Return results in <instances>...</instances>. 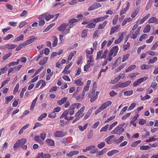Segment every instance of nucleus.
<instances>
[{
  "instance_id": "nucleus-1",
  "label": "nucleus",
  "mask_w": 158,
  "mask_h": 158,
  "mask_svg": "<svg viewBox=\"0 0 158 158\" xmlns=\"http://www.w3.org/2000/svg\"><path fill=\"white\" fill-rule=\"evenodd\" d=\"M118 50V46L113 47L110 49L106 60L110 61H111L113 57H114L116 55Z\"/></svg>"
},
{
  "instance_id": "nucleus-2",
  "label": "nucleus",
  "mask_w": 158,
  "mask_h": 158,
  "mask_svg": "<svg viewBox=\"0 0 158 158\" xmlns=\"http://www.w3.org/2000/svg\"><path fill=\"white\" fill-rule=\"evenodd\" d=\"M79 20L78 19L74 18L70 19L69 21V27L66 29L65 31L64 32V34L65 35H67L69 33L70 31V29L74 26L73 24L78 22Z\"/></svg>"
},
{
  "instance_id": "nucleus-3",
  "label": "nucleus",
  "mask_w": 158,
  "mask_h": 158,
  "mask_svg": "<svg viewBox=\"0 0 158 158\" xmlns=\"http://www.w3.org/2000/svg\"><path fill=\"white\" fill-rule=\"evenodd\" d=\"M112 104V102L110 101H108L103 103L100 107L95 112V114L97 115L102 110L106 109Z\"/></svg>"
},
{
  "instance_id": "nucleus-4",
  "label": "nucleus",
  "mask_w": 158,
  "mask_h": 158,
  "mask_svg": "<svg viewBox=\"0 0 158 158\" xmlns=\"http://www.w3.org/2000/svg\"><path fill=\"white\" fill-rule=\"evenodd\" d=\"M112 104V102L110 101H108L103 103L100 107L95 112V114L97 115L102 110L106 109Z\"/></svg>"
},
{
  "instance_id": "nucleus-5",
  "label": "nucleus",
  "mask_w": 158,
  "mask_h": 158,
  "mask_svg": "<svg viewBox=\"0 0 158 158\" xmlns=\"http://www.w3.org/2000/svg\"><path fill=\"white\" fill-rule=\"evenodd\" d=\"M112 104V102L110 101H108L103 103L100 107L95 112V114L97 115L102 110L106 109Z\"/></svg>"
},
{
  "instance_id": "nucleus-6",
  "label": "nucleus",
  "mask_w": 158,
  "mask_h": 158,
  "mask_svg": "<svg viewBox=\"0 0 158 158\" xmlns=\"http://www.w3.org/2000/svg\"><path fill=\"white\" fill-rule=\"evenodd\" d=\"M112 104V102L110 101H108L103 103L100 107L95 112V114L97 115L102 110L106 109Z\"/></svg>"
},
{
  "instance_id": "nucleus-7",
  "label": "nucleus",
  "mask_w": 158,
  "mask_h": 158,
  "mask_svg": "<svg viewBox=\"0 0 158 158\" xmlns=\"http://www.w3.org/2000/svg\"><path fill=\"white\" fill-rule=\"evenodd\" d=\"M125 130L123 127H120L118 125L114 128L113 131H111V134H117L118 135H120Z\"/></svg>"
},
{
  "instance_id": "nucleus-8",
  "label": "nucleus",
  "mask_w": 158,
  "mask_h": 158,
  "mask_svg": "<svg viewBox=\"0 0 158 158\" xmlns=\"http://www.w3.org/2000/svg\"><path fill=\"white\" fill-rule=\"evenodd\" d=\"M22 66V65H19L17 66H15L13 68L11 67L8 70V75L10 73H14L19 70Z\"/></svg>"
},
{
  "instance_id": "nucleus-9",
  "label": "nucleus",
  "mask_w": 158,
  "mask_h": 158,
  "mask_svg": "<svg viewBox=\"0 0 158 158\" xmlns=\"http://www.w3.org/2000/svg\"><path fill=\"white\" fill-rule=\"evenodd\" d=\"M108 17V16L107 15H105L103 17H100L97 18L93 19L91 20V21L92 22H94L96 23L100 21H103L106 19Z\"/></svg>"
},
{
  "instance_id": "nucleus-10",
  "label": "nucleus",
  "mask_w": 158,
  "mask_h": 158,
  "mask_svg": "<svg viewBox=\"0 0 158 158\" xmlns=\"http://www.w3.org/2000/svg\"><path fill=\"white\" fill-rule=\"evenodd\" d=\"M69 24L67 23H63L58 28V30L60 32H62L63 34L65 35L64 34V32L65 31L66 28L68 27Z\"/></svg>"
},
{
  "instance_id": "nucleus-11",
  "label": "nucleus",
  "mask_w": 158,
  "mask_h": 158,
  "mask_svg": "<svg viewBox=\"0 0 158 158\" xmlns=\"http://www.w3.org/2000/svg\"><path fill=\"white\" fill-rule=\"evenodd\" d=\"M148 77H145L141 78L138 80L134 82L133 84L134 86L136 87L141 84L142 82L145 81L148 79Z\"/></svg>"
},
{
  "instance_id": "nucleus-12",
  "label": "nucleus",
  "mask_w": 158,
  "mask_h": 158,
  "mask_svg": "<svg viewBox=\"0 0 158 158\" xmlns=\"http://www.w3.org/2000/svg\"><path fill=\"white\" fill-rule=\"evenodd\" d=\"M85 108V106H82L80 110H78L77 112L75 114V117H82L83 116V114H82V113L84 111Z\"/></svg>"
},
{
  "instance_id": "nucleus-13",
  "label": "nucleus",
  "mask_w": 158,
  "mask_h": 158,
  "mask_svg": "<svg viewBox=\"0 0 158 158\" xmlns=\"http://www.w3.org/2000/svg\"><path fill=\"white\" fill-rule=\"evenodd\" d=\"M126 32H122L118 38L115 40L114 43L115 44H118L120 43L122 40L124 36L126 35Z\"/></svg>"
},
{
  "instance_id": "nucleus-14",
  "label": "nucleus",
  "mask_w": 158,
  "mask_h": 158,
  "mask_svg": "<svg viewBox=\"0 0 158 158\" xmlns=\"http://www.w3.org/2000/svg\"><path fill=\"white\" fill-rule=\"evenodd\" d=\"M130 3L127 2L125 6V8L122 9L120 12V15L121 16L124 14L127 11L128 9L130 6Z\"/></svg>"
},
{
  "instance_id": "nucleus-15",
  "label": "nucleus",
  "mask_w": 158,
  "mask_h": 158,
  "mask_svg": "<svg viewBox=\"0 0 158 158\" xmlns=\"http://www.w3.org/2000/svg\"><path fill=\"white\" fill-rule=\"evenodd\" d=\"M101 6L100 4L98 3H95L93 4L88 9V10L89 11L95 9L100 7Z\"/></svg>"
},
{
  "instance_id": "nucleus-16",
  "label": "nucleus",
  "mask_w": 158,
  "mask_h": 158,
  "mask_svg": "<svg viewBox=\"0 0 158 158\" xmlns=\"http://www.w3.org/2000/svg\"><path fill=\"white\" fill-rule=\"evenodd\" d=\"M36 39V38L34 37L33 36H32L30 37L28 40L24 42L25 44V45H26L31 44L32 42L35 41Z\"/></svg>"
},
{
  "instance_id": "nucleus-17",
  "label": "nucleus",
  "mask_w": 158,
  "mask_h": 158,
  "mask_svg": "<svg viewBox=\"0 0 158 158\" xmlns=\"http://www.w3.org/2000/svg\"><path fill=\"white\" fill-rule=\"evenodd\" d=\"M150 14H148L143 18L140 20H139L137 22V23L140 24H142L146 19L150 17Z\"/></svg>"
},
{
  "instance_id": "nucleus-18",
  "label": "nucleus",
  "mask_w": 158,
  "mask_h": 158,
  "mask_svg": "<svg viewBox=\"0 0 158 158\" xmlns=\"http://www.w3.org/2000/svg\"><path fill=\"white\" fill-rule=\"evenodd\" d=\"M87 57L88 59H89V60H88L87 62V64L91 66L93 65L94 59L93 58V55H88Z\"/></svg>"
},
{
  "instance_id": "nucleus-19",
  "label": "nucleus",
  "mask_w": 158,
  "mask_h": 158,
  "mask_svg": "<svg viewBox=\"0 0 158 158\" xmlns=\"http://www.w3.org/2000/svg\"><path fill=\"white\" fill-rule=\"evenodd\" d=\"M139 115L137 114L132 118V120L130 122V124H132L134 127H135L136 126V123L135 122L137 120L138 118L139 117Z\"/></svg>"
},
{
  "instance_id": "nucleus-20",
  "label": "nucleus",
  "mask_w": 158,
  "mask_h": 158,
  "mask_svg": "<svg viewBox=\"0 0 158 158\" xmlns=\"http://www.w3.org/2000/svg\"><path fill=\"white\" fill-rule=\"evenodd\" d=\"M54 136L57 137H61L65 135V133L62 131H56L54 133Z\"/></svg>"
},
{
  "instance_id": "nucleus-21",
  "label": "nucleus",
  "mask_w": 158,
  "mask_h": 158,
  "mask_svg": "<svg viewBox=\"0 0 158 158\" xmlns=\"http://www.w3.org/2000/svg\"><path fill=\"white\" fill-rule=\"evenodd\" d=\"M131 81H125L124 83L119 84V87L120 88H125L128 86L131 83Z\"/></svg>"
},
{
  "instance_id": "nucleus-22",
  "label": "nucleus",
  "mask_w": 158,
  "mask_h": 158,
  "mask_svg": "<svg viewBox=\"0 0 158 158\" xmlns=\"http://www.w3.org/2000/svg\"><path fill=\"white\" fill-rule=\"evenodd\" d=\"M120 26V25H118L116 26L112 27L110 29V34L111 35L115 32H117Z\"/></svg>"
},
{
  "instance_id": "nucleus-23",
  "label": "nucleus",
  "mask_w": 158,
  "mask_h": 158,
  "mask_svg": "<svg viewBox=\"0 0 158 158\" xmlns=\"http://www.w3.org/2000/svg\"><path fill=\"white\" fill-rule=\"evenodd\" d=\"M83 79L82 78H78L74 81V83L77 86H81L83 84V82L82 81Z\"/></svg>"
},
{
  "instance_id": "nucleus-24",
  "label": "nucleus",
  "mask_w": 158,
  "mask_h": 158,
  "mask_svg": "<svg viewBox=\"0 0 158 158\" xmlns=\"http://www.w3.org/2000/svg\"><path fill=\"white\" fill-rule=\"evenodd\" d=\"M67 98V97H64L61 100L57 101V104L59 106H61L66 102Z\"/></svg>"
},
{
  "instance_id": "nucleus-25",
  "label": "nucleus",
  "mask_w": 158,
  "mask_h": 158,
  "mask_svg": "<svg viewBox=\"0 0 158 158\" xmlns=\"http://www.w3.org/2000/svg\"><path fill=\"white\" fill-rule=\"evenodd\" d=\"M81 104L80 103H74L72 104L70 106V109L74 110L75 108L78 109L81 106Z\"/></svg>"
},
{
  "instance_id": "nucleus-26",
  "label": "nucleus",
  "mask_w": 158,
  "mask_h": 158,
  "mask_svg": "<svg viewBox=\"0 0 158 158\" xmlns=\"http://www.w3.org/2000/svg\"><path fill=\"white\" fill-rule=\"evenodd\" d=\"M93 110V108L91 107L88 111V112L85 115L84 118V119H87L91 115V113Z\"/></svg>"
},
{
  "instance_id": "nucleus-27",
  "label": "nucleus",
  "mask_w": 158,
  "mask_h": 158,
  "mask_svg": "<svg viewBox=\"0 0 158 158\" xmlns=\"http://www.w3.org/2000/svg\"><path fill=\"white\" fill-rule=\"evenodd\" d=\"M108 21H105L102 23H101L98 25V29L100 30L103 29L105 27Z\"/></svg>"
},
{
  "instance_id": "nucleus-28",
  "label": "nucleus",
  "mask_w": 158,
  "mask_h": 158,
  "mask_svg": "<svg viewBox=\"0 0 158 158\" xmlns=\"http://www.w3.org/2000/svg\"><path fill=\"white\" fill-rule=\"evenodd\" d=\"M88 151L91 150L92 152V153H95L97 151V149L95 148L94 145H91L90 146L87 147Z\"/></svg>"
},
{
  "instance_id": "nucleus-29",
  "label": "nucleus",
  "mask_w": 158,
  "mask_h": 158,
  "mask_svg": "<svg viewBox=\"0 0 158 158\" xmlns=\"http://www.w3.org/2000/svg\"><path fill=\"white\" fill-rule=\"evenodd\" d=\"M38 155L41 158H50L51 156L48 154H44L42 152H41L38 153Z\"/></svg>"
},
{
  "instance_id": "nucleus-30",
  "label": "nucleus",
  "mask_w": 158,
  "mask_h": 158,
  "mask_svg": "<svg viewBox=\"0 0 158 158\" xmlns=\"http://www.w3.org/2000/svg\"><path fill=\"white\" fill-rule=\"evenodd\" d=\"M24 35L23 34H21L19 36L17 37L13 41V42L19 41L21 40H23Z\"/></svg>"
},
{
  "instance_id": "nucleus-31",
  "label": "nucleus",
  "mask_w": 158,
  "mask_h": 158,
  "mask_svg": "<svg viewBox=\"0 0 158 158\" xmlns=\"http://www.w3.org/2000/svg\"><path fill=\"white\" fill-rule=\"evenodd\" d=\"M46 142L47 144L50 146H54L55 144L54 141L52 139H47L46 140Z\"/></svg>"
},
{
  "instance_id": "nucleus-32",
  "label": "nucleus",
  "mask_w": 158,
  "mask_h": 158,
  "mask_svg": "<svg viewBox=\"0 0 158 158\" xmlns=\"http://www.w3.org/2000/svg\"><path fill=\"white\" fill-rule=\"evenodd\" d=\"M132 20V19L131 18H127L125 19L122 23V26H123L126 25L127 23L130 22Z\"/></svg>"
},
{
  "instance_id": "nucleus-33",
  "label": "nucleus",
  "mask_w": 158,
  "mask_h": 158,
  "mask_svg": "<svg viewBox=\"0 0 158 158\" xmlns=\"http://www.w3.org/2000/svg\"><path fill=\"white\" fill-rule=\"evenodd\" d=\"M136 68V65L135 64H132L130 65L129 67L126 70V72L127 73L135 69Z\"/></svg>"
},
{
  "instance_id": "nucleus-34",
  "label": "nucleus",
  "mask_w": 158,
  "mask_h": 158,
  "mask_svg": "<svg viewBox=\"0 0 158 158\" xmlns=\"http://www.w3.org/2000/svg\"><path fill=\"white\" fill-rule=\"evenodd\" d=\"M14 97L13 95H10L8 97H5V103L7 104L8 102H10L13 98Z\"/></svg>"
},
{
  "instance_id": "nucleus-35",
  "label": "nucleus",
  "mask_w": 158,
  "mask_h": 158,
  "mask_svg": "<svg viewBox=\"0 0 158 158\" xmlns=\"http://www.w3.org/2000/svg\"><path fill=\"white\" fill-rule=\"evenodd\" d=\"M29 126V124H27L26 125H24L23 127H22L20 129V130L19 131L18 134L19 135H20L21 134H22L23 132V131L27 129L28 127Z\"/></svg>"
},
{
  "instance_id": "nucleus-36",
  "label": "nucleus",
  "mask_w": 158,
  "mask_h": 158,
  "mask_svg": "<svg viewBox=\"0 0 158 158\" xmlns=\"http://www.w3.org/2000/svg\"><path fill=\"white\" fill-rule=\"evenodd\" d=\"M29 126V124H27L26 125H24L23 127H22L20 129V130L19 131L18 134L19 135H20L21 134H22L23 132V131L27 129L28 127Z\"/></svg>"
},
{
  "instance_id": "nucleus-37",
  "label": "nucleus",
  "mask_w": 158,
  "mask_h": 158,
  "mask_svg": "<svg viewBox=\"0 0 158 158\" xmlns=\"http://www.w3.org/2000/svg\"><path fill=\"white\" fill-rule=\"evenodd\" d=\"M29 126V124H27L26 125H24L23 127H22L20 129V130L19 131L18 134L19 135H20L21 134H22L23 132V131L27 129L28 127Z\"/></svg>"
},
{
  "instance_id": "nucleus-38",
  "label": "nucleus",
  "mask_w": 158,
  "mask_h": 158,
  "mask_svg": "<svg viewBox=\"0 0 158 158\" xmlns=\"http://www.w3.org/2000/svg\"><path fill=\"white\" fill-rule=\"evenodd\" d=\"M95 23H91L88 24L87 25H86L85 27L86 28L92 29L94 28L95 27Z\"/></svg>"
},
{
  "instance_id": "nucleus-39",
  "label": "nucleus",
  "mask_w": 158,
  "mask_h": 158,
  "mask_svg": "<svg viewBox=\"0 0 158 158\" xmlns=\"http://www.w3.org/2000/svg\"><path fill=\"white\" fill-rule=\"evenodd\" d=\"M88 30L86 29L83 30L81 32V36L82 38H85L87 36V35Z\"/></svg>"
},
{
  "instance_id": "nucleus-40",
  "label": "nucleus",
  "mask_w": 158,
  "mask_h": 158,
  "mask_svg": "<svg viewBox=\"0 0 158 158\" xmlns=\"http://www.w3.org/2000/svg\"><path fill=\"white\" fill-rule=\"evenodd\" d=\"M79 152L77 151H72L67 154V156L69 157H72L75 155L77 154Z\"/></svg>"
},
{
  "instance_id": "nucleus-41",
  "label": "nucleus",
  "mask_w": 158,
  "mask_h": 158,
  "mask_svg": "<svg viewBox=\"0 0 158 158\" xmlns=\"http://www.w3.org/2000/svg\"><path fill=\"white\" fill-rule=\"evenodd\" d=\"M151 30V27L149 25L147 24L146 27L144 28L143 30V32L144 33H148Z\"/></svg>"
},
{
  "instance_id": "nucleus-42",
  "label": "nucleus",
  "mask_w": 158,
  "mask_h": 158,
  "mask_svg": "<svg viewBox=\"0 0 158 158\" xmlns=\"http://www.w3.org/2000/svg\"><path fill=\"white\" fill-rule=\"evenodd\" d=\"M118 152V150H113L108 152L107 153V155L109 156H112L113 154L116 153Z\"/></svg>"
},
{
  "instance_id": "nucleus-43",
  "label": "nucleus",
  "mask_w": 158,
  "mask_h": 158,
  "mask_svg": "<svg viewBox=\"0 0 158 158\" xmlns=\"http://www.w3.org/2000/svg\"><path fill=\"white\" fill-rule=\"evenodd\" d=\"M157 18L156 17H153L150 19L149 20L148 23H155L157 24Z\"/></svg>"
},
{
  "instance_id": "nucleus-44",
  "label": "nucleus",
  "mask_w": 158,
  "mask_h": 158,
  "mask_svg": "<svg viewBox=\"0 0 158 158\" xmlns=\"http://www.w3.org/2000/svg\"><path fill=\"white\" fill-rule=\"evenodd\" d=\"M69 111L68 110H65L62 114L61 116L60 117V118H64L65 119L66 117H68V116L67 115L68 114Z\"/></svg>"
},
{
  "instance_id": "nucleus-45",
  "label": "nucleus",
  "mask_w": 158,
  "mask_h": 158,
  "mask_svg": "<svg viewBox=\"0 0 158 158\" xmlns=\"http://www.w3.org/2000/svg\"><path fill=\"white\" fill-rule=\"evenodd\" d=\"M109 125H106L105 126L102 127L101 129L100 130V132H106L107 131L108 129H109Z\"/></svg>"
},
{
  "instance_id": "nucleus-46",
  "label": "nucleus",
  "mask_w": 158,
  "mask_h": 158,
  "mask_svg": "<svg viewBox=\"0 0 158 158\" xmlns=\"http://www.w3.org/2000/svg\"><path fill=\"white\" fill-rule=\"evenodd\" d=\"M37 97H36L33 101L32 102L31 106L30 107V110H32L34 108L36 102L37 101Z\"/></svg>"
},
{
  "instance_id": "nucleus-47",
  "label": "nucleus",
  "mask_w": 158,
  "mask_h": 158,
  "mask_svg": "<svg viewBox=\"0 0 158 158\" xmlns=\"http://www.w3.org/2000/svg\"><path fill=\"white\" fill-rule=\"evenodd\" d=\"M9 66L7 64L6 65L5 67L2 68L0 69V70L2 73H4L8 69Z\"/></svg>"
},
{
  "instance_id": "nucleus-48",
  "label": "nucleus",
  "mask_w": 158,
  "mask_h": 158,
  "mask_svg": "<svg viewBox=\"0 0 158 158\" xmlns=\"http://www.w3.org/2000/svg\"><path fill=\"white\" fill-rule=\"evenodd\" d=\"M94 51V49L93 48H91L90 49L87 50L85 52L86 53V56H87L88 55H90L92 54Z\"/></svg>"
},
{
  "instance_id": "nucleus-49",
  "label": "nucleus",
  "mask_w": 158,
  "mask_h": 158,
  "mask_svg": "<svg viewBox=\"0 0 158 158\" xmlns=\"http://www.w3.org/2000/svg\"><path fill=\"white\" fill-rule=\"evenodd\" d=\"M151 68V66L148 65H146V64H143L141 66V69L142 70L144 69H148Z\"/></svg>"
},
{
  "instance_id": "nucleus-50",
  "label": "nucleus",
  "mask_w": 158,
  "mask_h": 158,
  "mask_svg": "<svg viewBox=\"0 0 158 158\" xmlns=\"http://www.w3.org/2000/svg\"><path fill=\"white\" fill-rule=\"evenodd\" d=\"M21 145V141L20 139H18L16 142L14 144L13 146L14 148H18Z\"/></svg>"
},
{
  "instance_id": "nucleus-51",
  "label": "nucleus",
  "mask_w": 158,
  "mask_h": 158,
  "mask_svg": "<svg viewBox=\"0 0 158 158\" xmlns=\"http://www.w3.org/2000/svg\"><path fill=\"white\" fill-rule=\"evenodd\" d=\"M157 60V58L156 57H154L153 59H150L148 62V64H153L156 62Z\"/></svg>"
},
{
  "instance_id": "nucleus-52",
  "label": "nucleus",
  "mask_w": 158,
  "mask_h": 158,
  "mask_svg": "<svg viewBox=\"0 0 158 158\" xmlns=\"http://www.w3.org/2000/svg\"><path fill=\"white\" fill-rule=\"evenodd\" d=\"M48 60V58L47 57H45L43 58V59L40 61L39 64L40 65H43L46 63Z\"/></svg>"
},
{
  "instance_id": "nucleus-53",
  "label": "nucleus",
  "mask_w": 158,
  "mask_h": 158,
  "mask_svg": "<svg viewBox=\"0 0 158 158\" xmlns=\"http://www.w3.org/2000/svg\"><path fill=\"white\" fill-rule=\"evenodd\" d=\"M53 42L52 43V46L53 47H54L57 45L58 39L55 36H53Z\"/></svg>"
},
{
  "instance_id": "nucleus-54",
  "label": "nucleus",
  "mask_w": 158,
  "mask_h": 158,
  "mask_svg": "<svg viewBox=\"0 0 158 158\" xmlns=\"http://www.w3.org/2000/svg\"><path fill=\"white\" fill-rule=\"evenodd\" d=\"M141 142V140H138L133 142L131 145V147H135L138 144H139Z\"/></svg>"
},
{
  "instance_id": "nucleus-55",
  "label": "nucleus",
  "mask_w": 158,
  "mask_h": 158,
  "mask_svg": "<svg viewBox=\"0 0 158 158\" xmlns=\"http://www.w3.org/2000/svg\"><path fill=\"white\" fill-rule=\"evenodd\" d=\"M117 123L118 122L117 121L113 123L109 127V131H110L115 126L117 125Z\"/></svg>"
},
{
  "instance_id": "nucleus-56",
  "label": "nucleus",
  "mask_w": 158,
  "mask_h": 158,
  "mask_svg": "<svg viewBox=\"0 0 158 158\" xmlns=\"http://www.w3.org/2000/svg\"><path fill=\"white\" fill-rule=\"evenodd\" d=\"M76 53V51H73V52H71L69 54L68 57V60L70 61L71 60L72 57L74 56Z\"/></svg>"
},
{
  "instance_id": "nucleus-57",
  "label": "nucleus",
  "mask_w": 158,
  "mask_h": 158,
  "mask_svg": "<svg viewBox=\"0 0 158 158\" xmlns=\"http://www.w3.org/2000/svg\"><path fill=\"white\" fill-rule=\"evenodd\" d=\"M85 95V94H84V93L82 92V94H80L76 98L77 100H82L83 98Z\"/></svg>"
},
{
  "instance_id": "nucleus-58",
  "label": "nucleus",
  "mask_w": 158,
  "mask_h": 158,
  "mask_svg": "<svg viewBox=\"0 0 158 158\" xmlns=\"http://www.w3.org/2000/svg\"><path fill=\"white\" fill-rule=\"evenodd\" d=\"M16 45L14 44H7L6 45V48L9 49H12L16 47Z\"/></svg>"
},
{
  "instance_id": "nucleus-59",
  "label": "nucleus",
  "mask_w": 158,
  "mask_h": 158,
  "mask_svg": "<svg viewBox=\"0 0 158 158\" xmlns=\"http://www.w3.org/2000/svg\"><path fill=\"white\" fill-rule=\"evenodd\" d=\"M69 69L68 68H66V66L64 68V69L63 70L62 72V73L64 74H67L69 73H70V70H68V69Z\"/></svg>"
},
{
  "instance_id": "nucleus-60",
  "label": "nucleus",
  "mask_w": 158,
  "mask_h": 158,
  "mask_svg": "<svg viewBox=\"0 0 158 158\" xmlns=\"http://www.w3.org/2000/svg\"><path fill=\"white\" fill-rule=\"evenodd\" d=\"M87 125V123L85 124L83 127L79 125L78 126V128L80 131H83L86 129Z\"/></svg>"
},
{
  "instance_id": "nucleus-61",
  "label": "nucleus",
  "mask_w": 158,
  "mask_h": 158,
  "mask_svg": "<svg viewBox=\"0 0 158 158\" xmlns=\"http://www.w3.org/2000/svg\"><path fill=\"white\" fill-rule=\"evenodd\" d=\"M47 115L46 113L41 114L38 118V120L39 121L42 120L44 118H45Z\"/></svg>"
},
{
  "instance_id": "nucleus-62",
  "label": "nucleus",
  "mask_w": 158,
  "mask_h": 158,
  "mask_svg": "<svg viewBox=\"0 0 158 158\" xmlns=\"http://www.w3.org/2000/svg\"><path fill=\"white\" fill-rule=\"evenodd\" d=\"M150 148L148 146H142L140 147V149L141 150H148Z\"/></svg>"
},
{
  "instance_id": "nucleus-63",
  "label": "nucleus",
  "mask_w": 158,
  "mask_h": 158,
  "mask_svg": "<svg viewBox=\"0 0 158 158\" xmlns=\"http://www.w3.org/2000/svg\"><path fill=\"white\" fill-rule=\"evenodd\" d=\"M103 51H100L98 52L97 53V56L96 60H98L100 59L101 56V55L102 54Z\"/></svg>"
},
{
  "instance_id": "nucleus-64",
  "label": "nucleus",
  "mask_w": 158,
  "mask_h": 158,
  "mask_svg": "<svg viewBox=\"0 0 158 158\" xmlns=\"http://www.w3.org/2000/svg\"><path fill=\"white\" fill-rule=\"evenodd\" d=\"M138 9H136L134 10V11L132 13L131 17L132 18H134L137 15L139 12Z\"/></svg>"
}]
</instances>
